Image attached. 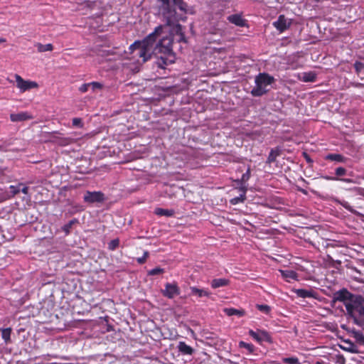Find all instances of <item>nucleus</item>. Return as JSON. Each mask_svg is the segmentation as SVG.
Here are the masks:
<instances>
[{"mask_svg":"<svg viewBox=\"0 0 364 364\" xmlns=\"http://www.w3.org/2000/svg\"><path fill=\"white\" fill-rule=\"evenodd\" d=\"M239 347L245 348L249 353H252L255 350V346L252 344L244 341L239 343Z\"/></svg>","mask_w":364,"mask_h":364,"instance_id":"bb28decb","label":"nucleus"},{"mask_svg":"<svg viewBox=\"0 0 364 364\" xmlns=\"http://www.w3.org/2000/svg\"><path fill=\"white\" fill-rule=\"evenodd\" d=\"M256 308L259 311H260L266 314H269L271 311V307L266 304H257Z\"/></svg>","mask_w":364,"mask_h":364,"instance_id":"c85d7f7f","label":"nucleus"},{"mask_svg":"<svg viewBox=\"0 0 364 364\" xmlns=\"http://www.w3.org/2000/svg\"><path fill=\"white\" fill-rule=\"evenodd\" d=\"M245 194H246V189L242 188V193H241L240 195V196L235 197V198H232L230 200V203L232 205H236L237 203L244 202L246 198Z\"/></svg>","mask_w":364,"mask_h":364,"instance_id":"b1692460","label":"nucleus"},{"mask_svg":"<svg viewBox=\"0 0 364 364\" xmlns=\"http://www.w3.org/2000/svg\"><path fill=\"white\" fill-rule=\"evenodd\" d=\"M230 280L225 278L214 279L211 281L210 286L213 289H218L228 286Z\"/></svg>","mask_w":364,"mask_h":364,"instance_id":"4468645a","label":"nucleus"},{"mask_svg":"<svg viewBox=\"0 0 364 364\" xmlns=\"http://www.w3.org/2000/svg\"><path fill=\"white\" fill-rule=\"evenodd\" d=\"M224 312L228 316H237L238 317H242L245 316V311L242 309H236L234 308H225L224 309Z\"/></svg>","mask_w":364,"mask_h":364,"instance_id":"f3484780","label":"nucleus"},{"mask_svg":"<svg viewBox=\"0 0 364 364\" xmlns=\"http://www.w3.org/2000/svg\"><path fill=\"white\" fill-rule=\"evenodd\" d=\"M250 167H248L246 172L242 174V178H241V181L243 183H245L250 179Z\"/></svg>","mask_w":364,"mask_h":364,"instance_id":"c9c22d12","label":"nucleus"},{"mask_svg":"<svg viewBox=\"0 0 364 364\" xmlns=\"http://www.w3.org/2000/svg\"><path fill=\"white\" fill-rule=\"evenodd\" d=\"M174 4L176 9L183 11L184 14L188 12V6L183 0H174Z\"/></svg>","mask_w":364,"mask_h":364,"instance_id":"5701e85b","label":"nucleus"},{"mask_svg":"<svg viewBox=\"0 0 364 364\" xmlns=\"http://www.w3.org/2000/svg\"><path fill=\"white\" fill-rule=\"evenodd\" d=\"M228 20L237 26H245L246 25V21L242 17L240 14H232L228 17Z\"/></svg>","mask_w":364,"mask_h":364,"instance_id":"ddd939ff","label":"nucleus"},{"mask_svg":"<svg viewBox=\"0 0 364 364\" xmlns=\"http://www.w3.org/2000/svg\"><path fill=\"white\" fill-rule=\"evenodd\" d=\"M89 84L90 87H91L93 91H95L97 89H101L102 87V85L98 82H92Z\"/></svg>","mask_w":364,"mask_h":364,"instance_id":"ea45409f","label":"nucleus"},{"mask_svg":"<svg viewBox=\"0 0 364 364\" xmlns=\"http://www.w3.org/2000/svg\"><path fill=\"white\" fill-rule=\"evenodd\" d=\"M72 123L73 126L75 127L82 128L84 126L82 119L79 117L73 118Z\"/></svg>","mask_w":364,"mask_h":364,"instance_id":"7c9ffc66","label":"nucleus"},{"mask_svg":"<svg viewBox=\"0 0 364 364\" xmlns=\"http://www.w3.org/2000/svg\"><path fill=\"white\" fill-rule=\"evenodd\" d=\"M338 180H340V181L346 182V183H351V182H353V180L350 179V178H338Z\"/></svg>","mask_w":364,"mask_h":364,"instance_id":"49530a36","label":"nucleus"},{"mask_svg":"<svg viewBox=\"0 0 364 364\" xmlns=\"http://www.w3.org/2000/svg\"><path fill=\"white\" fill-rule=\"evenodd\" d=\"M274 82V77L266 73H259L255 77V86L251 91L252 95L255 97H259L264 95L269 90L267 87Z\"/></svg>","mask_w":364,"mask_h":364,"instance_id":"7ed1b4c3","label":"nucleus"},{"mask_svg":"<svg viewBox=\"0 0 364 364\" xmlns=\"http://www.w3.org/2000/svg\"><path fill=\"white\" fill-rule=\"evenodd\" d=\"M304 155H305V158H306V161H307L308 162H310V161H311V159H309V157L307 156V154H304Z\"/></svg>","mask_w":364,"mask_h":364,"instance_id":"de8ad7c7","label":"nucleus"},{"mask_svg":"<svg viewBox=\"0 0 364 364\" xmlns=\"http://www.w3.org/2000/svg\"><path fill=\"white\" fill-rule=\"evenodd\" d=\"M34 46L37 48L38 53L52 51L53 50V46L51 43L43 45L41 43H36Z\"/></svg>","mask_w":364,"mask_h":364,"instance_id":"412c9836","label":"nucleus"},{"mask_svg":"<svg viewBox=\"0 0 364 364\" xmlns=\"http://www.w3.org/2000/svg\"><path fill=\"white\" fill-rule=\"evenodd\" d=\"M354 337L355 339L360 343L364 344V336L363 334L360 331H355L354 332Z\"/></svg>","mask_w":364,"mask_h":364,"instance_id":"72a5a7b5","label":"nucleus"},{"mask_svg":"<svg viewBox=\"0 0 364 364\" xmlns=\"http://www.w3.org/2000/svg\"><path fill=\"white\" fill-rule=\"evenodd\" d=\"M335 299L343 304L348 319L358 326H364V297L343 289L335 293Z\"/></svg>","mask_w":364,"mask_h":364,"instance_id":"f03ea898","label":"nucleus"},{"mask_svg":"<svg viewBox=\"0 0 364 364\" xmlns=\"http://www.w3.org/2000/svg\"><path fill=\"white\" fill-rule=\"evenodd\" d=\"M325 159L341 163H344L346 161V158L339 154H328L325 156Z\"/></svg>","mask_w":364,"mask_h":364,"instance_id":"6ab92c4d","label":"nucleus"},{"mask_svg":"<svg viewBox=\"0 0 364 364\" xmlns=\"http://www.w3.org/2000/svg\"><path fill=\"white\" fill-rule=\"evenodd\" d=\"M148 257H149V252L147 251H145L144 252L143 256L141 257H138L136 259V261L139 264H144L146 262Z\"/></svg>","mask_w":364,"mask_h":364,"instance_id":"58836bf2","label":"nucleus"},{"mask_svg":"<svg viewBox=\"0 0 364 364\" xmlns=\"http://www.w3.org/2000/svg\"><path fill=\"white\" fill-rule=\"evenodd\" d=\"M23 186L22 183H19L18 186H10L9 188L11 190V193L13 194V196L18 193L21 191H20V187Z\"/></svg>","mask_w":364,"mask_h":364,"instance_id":"e433bc0d","label":"nucleus"},{"mask_svg":"<svg viewBox=\"0 0 364 364\" xmlns=\"http://www.w3.org/2000/svg\"><path fill=\"white\" fill-rule=\"evenodd\" d=\"M20 191H21L23 193H24V194L27 195V194L28 193V187H27V186H23V187L21 189L20 188Z\"/></svg>","mask_w":364,"mask_h":364,"instance_id":"a18cd8bd","label":"nucleus"},{"mask_svg":"<svg viewBox=\"0 0 364 364\" xmlns=\"http://www.w3.org/2000/svg\"><path fill=\"white\" fill-rule=\"evenodd\" d=\"M84 201L88 203H101L105 200V195L101 191H86L83 197Z\"/></svg>","mask_w":364,"mask_h":364,"instance_id":"423d86ee","label":"nucleus"},{"mask_svg":"<svg viewBox=\"0 0 364 364\" xmlns=\"http://www.w3.org/2000/svg\"><path fill=\"white\" fill-rule=\"evenodd\" d=\"M154 213L159 216L171 217L174 215V210L172 209H164L157 208L155 209Z\"/></svg>","mask_w":364,"mask_h":364,"instance_id":"aec40b11","label":"nucleus"},{"mask_svg":"<svg viewBox=\"0 0 364 364\" xmlns=\"http://www.w3.org/2000/svg\"><path fill=\"white\" fill-rule=\"evenodd\" d=\"M164 17L166 18L167 25L168 26H176L178 30L181 31V27L177 23L180 21H185L186 17H182L176 14L175 10L168 9L164 13Z\"/></svg>","mask_w":364,"mask_h":364,"instance_id":"39448f33","label":"nucleus"},{"mask_svg":"<svg viewBox=\"0 0 364 364\" xmlns=\"http://www.w3.org/2000/svg\"><path fill=\"white\" fill-rule=\"evenodd\" d=\"M280 154V150L279 149H272L267 157V163L272 164L274 162L277 157Z\"/></svg>","mask_w":364,"mask_h":364,"instance_id":"4be33fe9","label":"nucleus"},{"mask_svg":"<svg viewBox=\"0 0 364 364\" xmlns=\"http://www.w3.org/2000/svg\"><path fill=\"white\" fill-rule=\"evenodd\" d=\"M164 30L162 26L156 27L154 32L146 36L142 41H135L129 49L133 54L137 63H144L151 58L152 53L157 56L156 62L160 68L175 62V54L172 49L173 40L168 36H161Z\"/></svg>","mask_w":364,"mask_h":364,"instance_id":"f257e3e1","label":"nucleus"},{"mask_svg":"<svg viewBox=\"0 0 364 364\" xmlns=\"http://www.w3.org/2000/svg\"><path fill=\"white\" fill-rule=\"evenodd\" d=\"M249 335L256 341L262 343L263 341L271 342L272 337L270 334L264 330H250Z\"/></svg>","mask_w":364,"mask_h":364,"instance_id":"6e6552de","label":"nucleus"},{"mask_svg":"<svg viewBox=\"0 0 364 364\" xmlns=\"http://www.w3.org/2000/svg\"><path fill=\"white\" fill-rule=\"evenodd\" d=\"M291 23V19L286 18L284 15H279L277 20L274 21L272 24L277 30L282 33L289 28Z\"/></svg>","mask_w":364,"mask_h":364,"instance_id":"1a4fd4ad","label":"nucleus"},{"mask_svg":"<svg viewBox=\"0 0 364 364\" xmlns=\"http://www.w3.org/2000/svg\"><path fill=\"white\" fill-rule=\"evenodd\" d=\"M74 223H75V220H70L68 224L65 225L63 227V231H65L67 234H68L70 232V229L71 228V227Z\"/></svg>","mask_w":364,"mask_h":364,"instance_id":"a19ab883","label":"nucleus"},{"mask_svg":"<svg viewBox=\"0 0 364 364\" xmlns=\"http://www.w3.org/2000/svg\"><path fill=\"white\" fill-rule=\"evenodd\" d=\"M335 173L338 176H343L346 174V169L343 167H338L336 169Z\"/></svg>","mask_w":364,"mask_h":364,"instance_id":"4c0bfd02","label":"nucleus"},{"mask_svg":"<svg viewBox=\"0 0 364 364\" xmlns=\"http://www.w3.org/2000/svg\"><path fill=\"white\" fill-rule=\"evenodd\" d=\"M90 87V84L89 83H85L83 85H82L80 87H79V90L81 92H86L88 89Z\"/></svg>","mask_w":364,"mask_h":364,"instance_id":"79ce46f5","label":"nucleus"},{"mask_svg":"<svg viewBox=\"0 0 364 364\" xmlns=\"http://www.w3.org/2000/svg\"><path fill=\"white\" fill-rule=\"evenodd\" d=\"M293 291L296 294L297 296L301 298H314L317 299L318 294L313 289H294Z\"/></svg>","mask_w":364,"mask_h":364,"instance_id":"9b49d317","label":"nucleus"},{"mask_svg":"<svg viewBox=\"0 0 364 364\" xmlns=\"http://www.w3.org/2000/svg\"><path fill=\"white\" fill-rule=\"evenodd\" d=\"M33 119V116L28 112H21L10 114V119L13 122H20Z\"/></svg>","mask_w":364,"mask_h":364,"instance_id":"9d476101","label":"nucleus"},{"mask_svg":"<svg viewBox=\"0 0 364 364\" xmlns=\"http://www.w3.org/2000/svg\"><path fill=\"white\" fill-rule=\"evenodd\" d=\"M8 82H9L10 83H12L13 82V80L9 79V77L6 79Z\"/></svg>","mask_w":364,"mask_h":364,"instance_id":"8fccbe9b","label":"nucleus"},{"mask_svg":"<svg viewBox=\"0 0 364 364\" xmlns=\"http://www.w3.org/2000/svg\"><path fill=\"white\" fill-rule=\"evenodd\" d=\"M178 350L184 355H192L193 349L183 341H180L178 345Z\"/></svg>","mask_w":364,"mask_h":364,"instance_id":"2eb2a0df","label":"nucleus"},{"mask_svg":"<svg viewBox=\"0 0 364 364\" xmlns=\"http://www.w3.org/2000/svg\"><path fill=\"white\" fill-rule=\"evenodd\" d=\"M282 361L287 364H300V362L296 357L283 358Z\"/></svg>","mask_w":364,"mask_h":364,"instance_id":"cd10ccee","label":"nucleus"},{"mask_svg":"<svg viewBox=\"0 0 364 364\" xmlns=\"http://www.w3.org/2000/svg\"><path fill=\"white\" fill-rule=\"evenodd\" d=\"M339 203L341 204V205H342L346 210H347L348 211L355 214V215H360V214L356 211L350 204L348 202L343 200H341L339 201Z\"/></svg>","mask_w":364,"mask_h":364,"instance_id":"a878e982","label":"nucleus"},{"mask_svg":"<svg viewBox=\"0 0 364 364\" xmlns=\"http://www.w3.org/2000/svg\"><path fill=\"white\" fill-rule=\"evenodd\" d=\"M299 79L305 82H314L316 79V75L314 72H305L301 73Z\"/></svg>","mask_w":364,"mask_h":364,"instance_id":"a211bd4d","label":"nucleus"},{"mask_svg":"<svg viewBox=\"0 0 364 364\" xmlns=\"http://www.w3.org/2000/svg\"><path fill=\"white\" fill-rule=\"evenodd\" d=\"M5 41H6V40H5V39H4V38H0V43H3V42H5Z\"/></svg>","mask_w":364,"mask_h":364,"instance_id":"09e8293b","label":"nucleus"},{"mask_svg":"<svg viewBox=\"0 0 364 364\" xmlns=\"http://www.w3.org/2000/svg\"><path fill=\"white\" fill-rule=\"evenodd\" d=\"M349 191H353L356 195L363 196L364 198V188L354 187L353 188H350Z\"/></svg>","mask_w":364,"mask_h":364,"instance_id":"473e14b6","label":"nucleus"},{"mask_svg":"<svg viewBox=\"0 0 364 364\" xmlns=\"http://www.w3.org/2000/svg\"><path fill=\"white\" fill-rule=\"evenodd\" d=\"M162 294L168 299H173L175 296L180 294V288L176 282L166 283L165 288L161 291Z\"/></svg>","mask_w":364,"mask_h":364,"instance_id":"0eeeda50","label":"nucleus"},{"mask_svg":"<svg viewBox=\"0 0 364 364\" xmlns=\"http://www.w3.org/2000/svg\"><path fill=\"white\" fill-rule=\"evenodd\" d=\"M119 245V239H114L108 243V248L110 250H114L117 247H118Z\"/></svg>","mask_w":364,"mask_h":364,"instance_id":"2f4dec72","label":"nucleus"},{"mask_svg":"<svg viewBox=\"0 0 364 364\" xmlns=\"http://www.w3.org/2000/svg\"><path fill=\"white\" fill-rule=\"evenodd\" d=\"M354 68L357 73H360L364 69V64L361 62L356 61Z\"/></svg>","mask_w":364,"mask_h":364,"instance_id":"f704fd0d","label":"nucleus"},{"mask_svg":"<svg viewBox=\"0 0 364 364\" xmlns=\"http://www.w3.org/2000/svg\"><path fill=\"white\" fill-rule=\"evenodd\" d=\"M190 289L191 294L196 295L198 297H209L210 295V293L209 291L203 289H198L196 287H191Z\"/></svg>","mask_w":364,"mask_h":364,"instance_id":"dca6fc26","label":"nucleus"},{"mask_svg":"<svg viewBox=\"0 0 364 364\" xmlns=\"http://www.w3.org/2000/svg\"><path fill=\"white\" fill-rule=\"evenodd\" d=\"M11 328H6L1 329V336L4 339L5 343H11Z\"/></svg>","mask_w":364,"mask_h":364,"instance_id":"393cba45","label":"nucleus"},{"mask_svg":"<svg viewBox=\"0 0 364 364\" xmlns=\"http://www.w3.org/2000/svg\"><path fill=\"white\" fill-rule=\"evenodd\" d=\"M280 273L283 278L286 279L287 282H290L291 280H298V274L291 269H285V270H280Z\"/></svg>","mask_w":364,"mask_h":364,"instance_id":"f8f14e48","label":"nucleus"},{"mask_svg":"<svg viewBox=\"0 0 364 364\" xmlns=\"http://www.w3.org/2000/svg\"><path fill=\"white\" fill-rule=\"evenodd\" d=\"M323 178L324 179H326V180H328V181H336V180H338V178L333 177V176H323Z\"/></svg>","mask_w":364,"mask_h":364,"instance_id":"c03bdc74","label":"nucleus"},{"mask_svg":"<svg viewBox=\"0 0 364 364\" xmlns=\"http://www.w3.org/2000/svg\"><path fill=\"white\" fill-rule=\"evenodd\" d=\"M14 78L16 82V87L20 92H25L27 90L38 87V84L35 81L25 80L21 75L18 74L14 75Z\"/></svg>","mask_w":364,"mask_h":364,"instance_id":"20e7f679","label":"nucleus"},{"mask_svg":"<svg viewBox=\"0 0 364 364\" xmlns=\"http://www.w3.org/2000/svg\"><path fill=\"white\" fill-rule=\"evenodd\" d=\"M164 272H165L164 269L161 268V267H156V268H154L152 269H150L148 272V275L154 276V275L161 274H163Z\"/></svg>","mask_w":364,"mask_h":364,"instance_id":"c756f323","label":"nucleus"},{"mask_svg":"<svg viewBox=\"0 0 364 364\" xmlns=\"http://www.w3.org/2000/svg\"><path fill=\"white\" fill-rule=\"evenodd\" d=\"M72 139L70 138H64L62 139V141L60 142V144L62 146H65L70 144Z\"/></svg>","mask_w":364,"mask_h":364,"instance_id":"37998d69","label":"nucleus"}]
</instances>
